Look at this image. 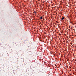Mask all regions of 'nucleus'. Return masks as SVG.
<instances>
[{
	"instance_id": "obj_3",
	"label": "nucleus",
	"mask_w": 76,
	"mask_h": 76,
	"mask_svg": "<svg viewBox=\"0 0 76 76\" xmlns=\"http://www.w3.org/2000/svg\"><path fill=\"white\" fill-rule=\"evenodd\" d=\"M36 13V11H34L33 13Z\"/></svg>"
},
{
	"instance_id": "obj_1",
	"label": "nucleus",
	"mask_w": 76,
	"mask_h": 76,
	"mask_svg": "<svg viewBox=\"0 0 76 76\" xmlns=\"http://www.w3.org/2000/svg\"><path fill=\"white\" fill-rule=\"evenodd\" d=\"M63 19H64V17H63L61 19V20H63Z\"/></svg>"
},
{
	"instance_id": "obj_2",
	"label": "nucleus",
	"mask_w": 76,
	"mask_h": 76,
	"mask_svg": "<svg viewBox=\"0 0 76 76\" xmlns=\"http://www.w3.org/2000/svg\"><path fill=\"white\" fill-rule=\"evenodd\" d=\"M40 19H42V17H40Z\"/></svg>"
}]
</instances>
